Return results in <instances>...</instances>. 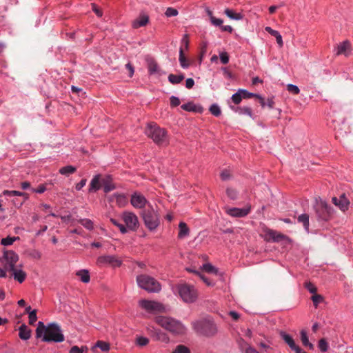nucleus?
Returning <instances> with one entry per match:
<instances>
[{"instance_id":"obj_35","label":"nucleus","mask_w":353,"mask_h":353,"mask_svg":"<svg viewBox=\"0 0 353 353\" xmlns=\"http://www.w3.org/2000/svg\"><path fill=\"white\" fill-rule=\"evenodd\" d=\"M318 348L321 352H326L329 349V344L326 339L323 338L319 341Z\"/></svg>"},{"instance_id":"obj_22","label":"nucleus","mask_w":353,"mask_h":353,"mask_svg":"<svg viewBox=\"0 0 353 353\" xmlns=\"http://www.w3.org/2000/svg\"><path fill=\"white\" fill-rule=\"evenodd\" d=\"M149 22V17L147 14H141L132 21V27L135 29L145 26Z\"/></svg>"},{"instance_id":"obj_7","label":"nucleus","mask_w":353,"mask_h":353,"mask_svg":"<svg viewBox=\"0 0 353 353\" xmlns=\"http://www.w3.org/2000/svg\"><path fill=\"white\" fill-rule=\"evenodd\" d=\"M137 283L139 288L148 292L157 293L161 290V285L159 282L154 278L147 274L137 276Z\"/></svg>"},{"instance_id":"obj_62","label":"nucleus","mask_w":353,"mask_h":353,"mask_svg":"<svg viewBox=\"0 0 353 353\" xmlns=\"http://www.w3.org/2000/svg\"><path fill=\"white\" fill-rule=\"evenodd\" d=\"M203 281V282L208 285V286H212L214 285V283L211 281H210L208 280V278H206L205 276H203V274H201V273L200 274V275L199 276Z\"/></svg>"},{"instance_id":"obj_50","label":"nucleus","mask_w":353,"mask_h":353,"mask_svg":"<svg viewBox=\"0 0 353 353\" xmlns=\"http://www.w3.org/2000/svg\"><path fill=\"white\" fill-rule=\"evenodd\" d=\"M181 108L185 111H194V105L193 103L183 104Z\"/></svg>"},{"instance_id":"obj_54","label":"nucleus","mask_w":353,"mask_h":353,"mask_svg":"<svg viewBox=\"0 0 353 353\" xmlns=\"http://www.w3.org/2000/svg\"><path fill=\"white\" fill-rule=\"evenodd\" d=\"M220 59L222 63L227 64L229 61V56L226 52L220 54Z\"/></svg>"},{"instance_id":"obj_33","label":"nucleus","mask_w":353,"mask_h":353,"mask_svg":"<svg viewBox=\"0 0 353 353\" xmlns=\"http://www.w3.org/2000/svg\"><path fill=\"white\" fill-rule=\"evenodd\" d=\"M76 170H77V169L75 167L72 166V165H67V166L61 168L59 170V172L63 175L68 176L70 174L75 172Z\"/></svg>"},{"instance_id":"obj_39","label":"nucleus","mask_w":353,"mask_h":353,"mask_svg":"<svg viewBox=\"0 0 353 353\" xmlns=\"http://www.w3.org/2000/svg\"><path fill=\"white\" fill-rule=\"evenodd\" d=\"M79 223L88 230H92L93 228V222L90 219H82L79 220Z\"/></svg>"},{"instance_id":"obj_5","label":"nucleus","mask_w":353,"mask_h":353,"mask_svg":"<svg viewBox=\"0 0 353 353\" xmlns=\"http://www.w3.org/2000/svg\"><path fill=\"white\" fill-rule=\"evenodd\" d=\"M174 290L185 303H192L198 299L197 290L192 285L185 283H179L175 286Z\"/></svg>"},{"instance_id":"obj_6","label":"nucleus","mask_w":353,"mask_h":353,"mask_svg":"<svg viewBox=\"0 0 353 353\" xmlns=\"http://www.w3.org/2000/svg\"><path fill=\"white\" fill-rule=\"evenodd\" d=\"M155 322L164 329L176 334H181L185 332V327L182 323L170 317L158 316L155 318Z\"/></svg>"},{"instance_id":"obj_43","label":"nucleus","mask_w":353,"mask_h":353,"mask_svg":"<svg viewBox=\"0 0 353 353\" xmlns=\"http://www.w3.org/2000/svg\"><path fill=\"white\" fill-rule=\"evenodd\" d=\"M26 253L28 256L36 259H39L41 256V252L37 250H28Z\"/></svg>"},{"instance_id":"obj_49","label":"nucleus","mask_w":353,"mask_h":353,"mask_svg":"<svg viewBox=\"0 0 353 353\" xmlns=\"http://www.w3.org/2000/svg\"><path fill=\"white\" fill-rule=\"evenodd\" d=\"M111 222H112L114 225H116L117 227H118V228H119V230H120L122 233H125V232H126V228H125V227L123 224H121V223H119V221H118L117 220L112 219H111Z\"/></svg>"},{"instance_id":"obj_41","label":"nucleus","mask_w":353,"mask_h":353,"mask_svg":"<svg viewBox=\"0 0 353 353\" xmlns=\"http://www.w3.org/2000/svg\"><path fill=\"white\" fill-rule=\"evenodd\" d=\"M172 353H190V350L185 345H179L176 347Z\"/></svg>"},{"instance_id":"obj_59","label":"nucleus","mask_w":353,"mask_h":353,"mask_svg":"<svg viewBox=\"0 0 353 353\" xmlns=\"http://www.w3.org/2000/svg\"><path fill=\"white\" fill-rule=\"evenodd\" d=\"M180 104V100L179 98L174 97V96H172L170 97V105L173 107H176V106H178Z\"/></svg>"},{"instance_id":"obj_52","label":"nucleus","mask_w":353,"mask_h":353,"mask_svg":"<svg viewBox=\"0 0 353 353\" xmlns=\"http://www.w3.org/2000/svg\"><path fill=\"white\" fill-rule=\"evenodd\" d=\"M287 90L290 92L293 93L294 94H296L299 92V88L296 85L292 84H288L287 85Z\"/></svg>"},{"instance_id":"obj_63","label":"nucleus","mask_w":353,"mask_h":353,"mask_svg":"<svg viewBox=\"0 0 353 353\" xmlns=\"http://www.w3.org/2000/svg\"><path fill=\"white\" fill-rule=\"evenodd\" d=\"M265 30L266 32H268L269 34L274 37H275L278 33H279L278 31L274 30L272 28L268 26L265 27Z\"/></svg>"},{"instance_id":"obj_9","label":"nucleus","mask_w":353,"mask_h":353,"mask_svg":"<svg viewBox=\"0 0 353 353\" xmlns=\"http://www.w3.org/2000/svg\"><path fill=\"white\" fill-rule=\"evenodd\" d=\"M139 305L141 307L150 313L161 312L164 311V306L157 301L146 299L140 300Z\"/></svg>"},{"instance_id":"obj_11","label":"nucleus","mask_w":353,"mask_h":353,"mask_svg":"<svg viewBox=\"0 0 353 353\" xmlns=\"http://www.w3.org/2000/svg\"><path fill=\"white\" fill-rule=\"evenodd\" d=\"M5 268L6 270H12L19 260L17 254L12 251H6L3 254Z\"/></svg>"},{"instance_id":"obj_34","label":"nucleus","mask_w":353,"mask_h":353,"mask_svg":"<svg viewBox=\"0 0 353 353\" xmlns=\"http://www.w3.org/2000/svg\"><path fill=\"white\" fill-rule=\"evenodd\" d=\"M201 270L208 272V273H213L216 274L218 273V270L213 266L210 263H204L201 267Z\"/></svg>"},{"instance_id":"obj_42","label":"nucleus","mask_w":353,"mask_h":353,"mask_svg":"<svg viewBox=\"0 0 353 353\" xmlns=\"http://www.w3.org/2000/svg\"><path fill=\"white\" fill-rule=\"evenodd\" d=\"M227 195L232 200H235L238 197V192L235 189L229 188L226 190Z\"/></svg>"},{"instance_id":"obj_53","label":"nucleus","mask_w":353,"mask_h":353,"mask_svg":"<svg viewBox=\"0 0 353 353\" xmlns=\"http://www.w3.org/2000/svg\"><path fill=\"white\" fill-rule=\"evenodd\" d=\"M210 22L212 25L215 26H221L223 23V20L221 19H217L214 16H211Z\"/></svg>"},{"instance_id":"obj_10","label":"nucleus","mask_w":353,"mask_h":353,"mask_svg":"<svg viewBox=\"0 0 353 353\" xmlns=\"http://www.w3.org/2000/svg\"><path fill=\"white\" fill-rule=\"evenodd\" d=\"M122 219L129 230L135 231L138 229L139 226L138 217L133 212H123Z\"/></svg>"},{"instance_id":"obj_36","label":"nucleus","mask_w":353,"mask_h":353,"mask_svg":"<svg viewBox=\"0 0 353 353\" xmlns=\"http://www.w3.org/2000/svg\"><path fill=\"white\" fill-rule=\"evenodd\" d=\"M179 62L181 66L183 68H187L189 66V63H188V61L184 56L183 50L182 48H180L179 50Z\"/></svg>"},{"instance_id":"obj_61","label":"nucleus","mask_w":353,"mask_h":353,"mask_svg":"<svg viewBox=\"0 0 353 353\" xmlns=\"http://www.w3.org/2000/svg\"><path fill=\"white\" fill-rule=\"evenodd\" d=\"M93 12L99 17L103 14L102 11L94 3L92 4Z\"/></svg>"},{"instance_id":"obj_1","label":"nucleus","mask_w":353,"mask_h":353,"mask_svg":"<svg viewBox=\"0 0 353 353\" xmlns=\"http://www.w3.org/2000/svg\"><path fill=\"white\" fill-rule=\"evenodd\" d=\"M36 336L42 337V341L45 342L61 343L65 340L61 328L57 323L46 326L43 322L39 321L36 329Z\"/></svg>"},{"instance_id":"obj_20","label":"nucleus","mask_w":353,"mask_h":353,"mask_svg":"<svg viewBox=\"0 0 353 353\" xmlns=\"http://www.w3.org/2000/svg\"><path fill=\"white\" fill-rule=\"evenodd\" d=\"M101 186L103 187V190L106 193L115 189V186L112 183V179L111 176L108 175L101 176Z\"/></svg>"},{"instance_id":"obj_44","label":"nucleus","mask_w":353,"mask_h":353,"mask_svg":"<svg viewBox=\"0 0 353 353\" xmlns=\"http://www.w3.org/2000/svg\"><path fill=\"white\" fill-rule=\"evenodd\" d=\"M210 112L215 117H218L221 114V109L216 104H213L210 108Z\"/></svg>"},{"instance_id":"obj_19","label":"nucleus","mask_w":353,"mask_h":353,"mask_svg":"<svg viewBox=\"0 0 353 353\" xmlns=\"http://www.w3.org/2000/svg\"><path fill=\"white\" fill-rule=\"evenodd\" d=\"M8 272L10 274V276L13 277L14 280L22 283L26 277V273L21 270L17 269L16 267L12 270H9Z\"/></svg>"},{"instance_id":"obj_56","label":"nucleus","mask_w":353,"mask_h":353,"mask_svg":"<svg viewBox=\"0 0 353 353\" xmlns=\"http://www.w3.org/2000/svg\"><path fill=\"white\" fill-rule=\"evenodd\" d=\"M231 174L230 171L224 170L221 173V178L223 181H226L230 179Z\"/></svg>"},{"instance_id":"obj_64","label":"nucleus","mask_w":353,"mask_h":353,"mask_svg":"<svg viewBox=\"0 0 353 353\" xmlns=\"http://www.w3.org/2000/svg\"><path fill=\"white\" fill-rule=\"evenodd\" d=\"M245 353H259L254 347L248 345L245 350Z\"/></svg>"},{"instance_id":"obj_45","label":"nucleus","mask_w":353,"mask_h":353,"mask_svg":"<svg viewBox=\"0 0 353 353\" xmlns=\"http://www.w3.org/2000/svg\"><path fill=\"white\" fill-rule=\"evenodd\" d=\"M178 10L174 8H168L165 14L167 17H175L178 14Z\"/></svg>"},{"instance_id":"obj_40","label":"nucleus","mask_w":353,"mask_h":353,"mask_svg":"<svg viewBox=\"0 0 353 353\" xmlns=\"http://www.w3.org/2000/svg\"><path fill=\"white\" fill-rule=\"evenodd\" d=\"M95 347H99L102 351L108 352L110 348V344L108 343L102 341H98L95 345Z\"/></svg>"},{"instance_id":"obj_26","label":"nucleus","mask_w":353,"mask_h":353,"mask_svg":"<svg viewBox=\"0 0 353 353\" xmlns=\"http://www.w3.org/2000/svg\"><path fill=\"white\" fill-rule=\"evenodd\" d=\"M310 300L312 301L315 308H318L321 304L325 305V300L323 296L314 294L310 296Z\"/></svg>"},{"instance_id":"obj_29","label":"nucleus","mask_w":353,"mask_h":353,"mask_svg":"<svg viewBox=\"0 0 353 353\" xmlns=\"http://www.w3.org/2000/svg\"><path fill=\"white\" fill-rule=\"evenodd\" d=\"M224 13L230 19L241 20V19H243V14H242L235 12L232 10H230V9H228V8L225 10Z\"/></svg>"},{"instance_id":"obj_27","label":"nucleus","mask_w":353,"mask_h":353,"mask_svg":"<svg viewBox=\"0 0 353 353\" xmlns=\"http://www.w3.org/2000/svg\"><path fill=\"white\" fill-rule=\"evenodd\" d=\"M190 230L187 224L184 222H180L179 224L178 237L183 239L189 234Z\"/></svg>"},{"instance_id":"obj_3","label":"nucleus","mask_w":353,"mask_h":353,"mask_svg":"<svg viewBox=\"0 0 353 353\" xmlns=\"http://www.w3.org/2000/svg\"><path fill=\"white\" fill-rule=\"evenodd\" d=\"M313 210L319 221L327 222L334 217V210L333 208L319 197L315 198Z\"/></svg>"},{"instance_id":"obj_12","label":"nucleus","mask_w":353,"mask_h":353,"mask_svg":"<svg viewBox=\"0 0 353 353\" xmlns=\"http://www.w3.org/2000/svg\"><path fill=\"white\" fill-rule=\"evenodd\" d=\"M261 235L264 236V240L266 241L272 240L275 242H285L288 241L287 238L284 235L277 233L276 231L272 230H264L263 234Z\"/></svg>"},{"instance_id":"obj_14","label":"nucleus","mask_w":353,"mask_h":353,"mask_svg":"<svg viewBox=\"0 0 353 353\" xmlns=\"http://www.w3.org/2000/svg\"><path fill=\"white\" fill-rule=\"evenodd\" d=\"M332 200V203L341 211L345 212L348 210L350 203L345 194H342L339 199L333 197Z\"/></svg>"},{"instance_id":"obj_57","label":"nucleus","mask_w":353,"mask_h":353,"mask_svg":"<svg viewBox=\"0 0 353 353\" xmlns=\"http://www.w3.org/2000/svg\"><path fill=\"white\" fill-rule=\"evenodd\" d=\"M46 187L44 184L39 185L37 189H34V188L31 189L32 192L39 193V194L43 193L46 191Z\"/></svg>"},{"instance_id":"obj_4","label":"nucleus","mask_w":353,"mask_h":353,"mask_svg":"<svg viewBox=\"0 0 353 353\" xmlns=\"http://www.w3.org/2000/svg\"><path fill=\"white\" fill-rule=\"evenodd\" d=\"M193 329L196 332L205 336H214L217 332V327L213 321L210 319H203L192 323Z\"/></svg>"},{"instance_id":"obj_55","label":"nucleus","mask_w":353,"mask_h":353,"mask_svg":"<svg viewBox=\"0 0 353 353\" xmlns=\"http://www.w3.org/2000/svg\"><path fill=\"white\" fill-rule=\"evenodd\" d=\"M301 338L304 345H307L309 343L307 332L305 330H302L301 332Z\"/></svg>"},{"instance_id":"obj_30","label":"nucleus","mask_w":353,"mask_h":353,"mask_svg":"<svg viewBox=\"0 0 353 353\" xmlns=\"http://www.w3.org/2000/svg\"><path fill=\"white\" fill-rule=\"evenodd\" d=\"M232 109L236 113L239 114H247L250 117H252V110L248 107H232Z\"/></svg>"},{"instance_id":"obj_58","label":"nucleus","mask_w":353,"mask_h":353,"mask_svg":"<svg viewBox=\"0 0 353 353\" xmlns=\"http://www.w3.org/2000/svg\"><path fill=\"white\" fill-rule=\"evenodd\" d=\"M149 343V340L145 337H139L137 339V343L140 346H145Z\"/></svg>"},{"instance_id":"obj_31","label":"nucleus","mask_w":353,"mask_h":353,"mask_svg":"<svg viewBox=\"0 0 353 353\" xmlns=\"http://www.w3.org/2000/svg\"><path fill=\"white\" fill-rule=\"evenodd\" d=\"M184 79L183 74L175 75L173 74H170L168 76L169 81L172 84H178L181 83Z\"/></svg>"},{"instance_id":"obj_37","label":"nucleus","mask_w":353,"mask_h":353,"mask_svg":"<svg viewBox=\"0 0 353 353\" xmlns=\"http://www.w3.org/2000/svg\"><path fill=\"white\" fill-rule=\"evenodd\" d=\"M298 222L302 223L306 230H307V225L309 223V216L307 214H303L298 216Z\"/></svg>"},{"instance_id":"obj_38","label":"nucleus","mask_w":353,"mask_h":353,"mask_svg":"<svg viewBox=\"0 0 353 353\" xmlns=\"http://www.w3.org/2000/svg\"><path fill=\"white\" fill-rule=\"evenodd\" d=\"M88 349L86 346L79 347L77 345L72 346L70 350L69 353H87Z\"/></svg>"},{"instance_id":"obj_13","label":"nucleus","mask_w":353,"mask_h":353,"mask_svg":"<svg viewBox=\"0 0 353 353\" xmlns=\"http://www.w3.org/2000/svg\"><path fill=\"white\" fill-rule=\"evenodd\" d=\"M352 51V45L348 40L339 43L335 48L336 55L349 57Z\"/></svg>"},{"instance_id":"obj_32","label":"nucleus","mask_w":353,"mask_h":353,"mask_svg":"<svg viewBox=\"0 0 353 353\" xmlns=\"http://www.w3.org/2000/svg\"><path fill=\"white\" fill-rule=\"evenodd\" d=\"M77 275L80 277L81 281L83 283H88L90 281L89 272L86 270L77 272Z\"/></svg>"},{"instance_id":"obj_60","label":"nucleus","mask_w":353,"mask_h":353,"mask_svg":"<svg viewBox=\"0 0 353 353\" xmlns=\"http://www.w3.org/2000/svg\"><path fill=\"white\" fill-rule=\"evenodd\" d=\"M194 81L193 79L192 78H188L186 79V81H185V87L188 88V89H191L192 88V87L194 86Z\"/></svg>"},{"instance_id":"obj_15","label":"nucleus","mask_w":353,"mask_h":353,"mask_svg":"<svg viewBox=\"0 0 353 353\" xmlns=\"http://www.w3.org/2000/svg\"><path fill=\"white\" fill-rule=\"evenodd\" d=\"M131 204L136 208H143L147 203L145 196L139 192H134L131 196Z\"/></svg>"},{"instance_id":"obj_28","label":"nucleus","mask_w":353,"mask_h":353,"mask_svg":"<svg viewBox=\"0 0 353 353\" xmlns=\"http://www.w3.org/2000/svg\"><path fill=\"white\" fill-rule=\"evenodd\" d=\"M152 336L155 340L161 341L162 342L167 343L169 341V338L165 333L161 332L160 330H154Z\"/></svg>"},{"instance_id":"obj_21","label":"nucleus","mask_w":353,"mask_h":353,"mask_svg":"<svg viewBox=\"0 0 353 353\" xmlns=\"http://www.w3.org/2000/svg\"><path fill=\"white\" fill-rule=\"evenodd\" d=\"M99 263H108L111 264L113 266H120L121 264V261L117 259L114 256H102L98 259Z\"/></svg>"},{"instance_id":"obj_46","label":"nucleus","mask_w":353,"mask_h":353,"mask_svg":"<svg viewBox=\"0 0 353 353\" xmlns=\"http://www.w3.org/2000/svg\"><path fill=\"white\" fill-rule=\"evenodd\" d=\"M28 318H29V323L30 325H34V323L37 320V310H34L31 311L30 312H29Z\"/></svg>"},{"instance_id":"obj_24","label":"nucleus","mask_w":353,"mask_h":353,"mask_svg":"<svg viewBox=\"0 0 353 353\" xmlns=\"http://www.w3.org/2000/svg\"><path fill=\"white\" fill-rule=\"evenodd\" d=\"M101 186V176L97 175L91 181L90 184L89 192H96L99 190Z\"/></svg>"},{"instance_id":"obj_17","label":"nucleus","mask_w":353,"mask_h":353,"mask_svg":"<svg viewBox=\"0 0 353 353\" xmlns=\"http://www.w3.org/2000/svg\"><path fill=\"white\" fill-rule=\"evenodd\" d=\"M250 211V207L247 208H230L227 210V213L234 217H243L245 216Z\"/></svg>"},{"instance_id":"obj_25","label":"nucleus","mask_w":353,"mask_h":353,"mask_svg":"<svg viewBox=\"0 0 353 353\" xmlns=\"http://www.w3.org/2000/svg\"><path fill=\"white\" fill-rule=\"evenodd\" d=\"M19 336L23 340H28L31 336V330L25 324H22L19 328Z\"/></svg>"},{"instance_id":"obj_23","label":"nucleus","mask_w":353,"mask_h":353,"mask_svg":"<svg viewBox=\"0 0 353 353\" xmlns=\"http://www.w3.org/2000/svg\"><path fill=\"white\" fill-rule=\"evenodd\" d=\"M148 72H149L150 74H157L160 76L164 73L161 71V70L159 67L157 63L154 60H150L148 61Z\"/></svg>"},{"instance_id":"obj_47","label":"nucleus","mask_w":353,"mask_h":353,"mask_svg":"<svg viewBox=\"0 0 353 353\" xmlns=\"http://www.w3.org/2000/svg\"><path fill=\"white\" fill-rule=\"evenodd\" d=\"M242 99V94H241L239 90L232 96V100L235 104L240 103Z\"/></svg>"},{"instance_id":"obj_2","label":"nucleus","mask_w":353,"mask_h":353,"mask_svg":"<svg viewBox=\"0 0 353 353\" xmlns=\"http://www.w3.org/2000/svg\"><path fill=\"white\" fill-rule=\"evenodd\" d=\"M145 133L159 146H165L169 144V137L166 130L154 123L148 124Z\"/></svg>"},{"instance_id":"obj_51","label":"nucleus","mask_w":353,"mask_h":353,"mask_svg":"<svg viewBox=\"0 0 353 353\" xmlns=\"http://www.w3.org/2000/svg\"><path fill=\"white\" fill-rule=\"evenodd\" d=\"M19 236H7L6 238H3L1 241V243H14L16 241H19Z\"/></svg>"},{"instance_id":"obj_16","label":"nucleus","mask_w":353,"mask_h":353,"mask_svg":"<svg viewBox=\"0 0 353 353\" xmlns=\"http://www.w3.org/2000/svg\"><path fill=\"white\" fill-rule=\"evenodd\" d=\"M283 340L290 346L292 350L294 351L295 353H306L301 352V349L296 345L294 339L289 334L281 332V334Z\"/></svg>"},{"instance_id":"obj_18","label":"nucleus","mask_w":353,"mask_h":353,"mask_svg":"<svg viewBox=\"0 0 353 353\" xmlns=\"http://www.w3.org/2000/svg\"><path fill=\"white\" fill-rule=\"evenodd\" d=\"M2 194L3 195H6V196H22L23 197V199L22 201H20V202H17L15 201H13V203L17 205H19V206H21L23 202L28 199V195L27 193H25V192H19V191H16V190H4Z\"/></svg>"},{"instance_id":"obj_48","label":"nucleus","mask_w":353,"mask_h":353,"mask_svg":"<svg viewBox=\"0 0 353 353\" xmlns=\"http://www.w3.org/2000/svg\"><path fill=\"white\" fill-rule=\"evenodd\" d=\"M239 91H240L241 94H242V98H244V99H250L252 97H256L257 96L256 94H253V93L249 92L245 90L240 89Z\"/></svg>"},{"instance_id":"obj_8","label":"nucleus","mask_w":353,"mask_h":353,"mask_svg":"<svg viewBox=\"0 0 353 353\" xmlns=\"http://www.w3.org/2000/svg\"><path fill=\"white\" fill-rule=\"evenodd\" d=\"M141 214L144 223L149 230H152L157 228L159 224V219L152 208L145 209Z\"/></svg>"}]
</instances>
